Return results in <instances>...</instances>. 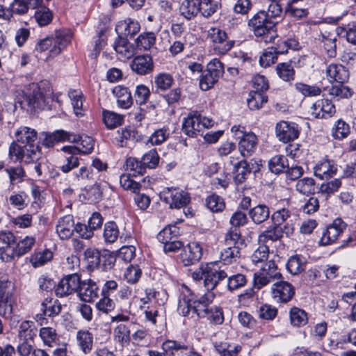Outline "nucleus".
<instances>
[{"label": "nucleus", "mask_w": 356, "mask_h": 356, "mask_svg": "<svg viewBox=\"0 0 356 356\" xmlns=\"http://www.w3.org/2000/svg\"><path fill=\"white\" fill-rule=\"evenodd\" d=\"M219 79L209 73L207 70L200 76L199 85L203 91H207L218 81Z\"/></svg>", "instance_id": "774afa93"}, {"label": "nucleus", "mask_w": 356, "mask_h": 356, "mask_svg": "<svg viewBox=\"0 0 356 356\" xmlns=\"http://www.w3.org/2000/svg\"><path fill=\"white\" fill-rule=\"evenodd\" d=\"M112 92L117 99L119 107L123 109H128L132 106L134 99L131 92L127 87L121 85L116 86L113 88Z\"/></svg>", "instance_id": "bb28decb"}, {"label": "nucleus", "mask_w": 356, "mask_h": 356, "mask_svg": "<svg viewBox=\"0 0 356 356\" xmlns=\"http://www.w3.org/2000/svg\"><path fill=\"white\" fill-rule=\"evenodd\" d=\"M291 212L289 209L283 208L275 211L271 216L273 225L278 228H283V224L290 223Z\"/></svg>", "instance_id": "bf43d9fd"}, {"label": "nucleus", "mask_w": 356, "mask_h": 356, "mask_svg": "<svg viewBox=\"0 0 356 356\" xmlns=\"http://www.w3.org/2000/svg\"><path fill=\"white\" fill-rule=\"evenodd\" d=\"M293 230L294 228L292 223L284 225L283 228H278L273 225L259 235V241L261 243L267 245L268 243H273L281 239L284 234L286 236L292 234Z\"/></svg>", "instance_id": "6e6552de"}, {"label": "nucleus", "mask_w": 356, "mask_h": 356, "mask_svg": "<svg viewBox=\"0 0 356 356\" xmlns=\"http://www.w3.org/2000/svg\"><path fill=\"white\" fill-rule=\"evenodd\" d=\"M113 46L116 53L123 58H129L134 55V48L125 38L119 35Z\"/></svg>", "instance_id": "473e14b6"}, {"label": "nucleus", "mask_w": 356, "mask_h": 356, "mask_svg": "<svg viewBox=\"0 0 356 356\" xmlns=\"http://www.w3.org/2000/svg\"><path fill=\"white\" fill-rule=\"evenodd\" d=\"M102 117L106 127L110 129L120 126L124 120V115L108 110L103 111Z\"/></svg>", "instance_id": "37998d69"}, {"label": "nucleus", "mask_w": 356, "mask_h": 356, "mask_svg": "<svg viewBox=\"0 0 356 356\" xmlns=\"http://www.w3.org/2000/svg\"><path fill=\"white\" fill-rule=\"evenodd\" d=\"M76 339L77 346L84 354H88L93 345V337L88 330H79L76 332Z\"/></svg>", "instance_id": "72a5a7b5"}, {"label": "nucleus", "mask_w": 356, "mask_h": 356, "mask_svg": "<svg viewBox=\"0 0 356 356\" xmlns=\"http://www.w3.org/2000/svg\"><path fill=\"white\" fill-rule=\"evenodd\" d=\"M287 159L283 155H276L268 162L270 170L275 174L283 172L288 168Z\"/></svg>", "instance_id": "3c124183"}, {"label": "nucleus", "mask_w": 356, "mask_h": 356, "mask_svg": "<svg viewBox=\"0 0 356 356\" xmlns=\"http://www.w3.org/2000/svg\"><path fill=\"white\" fill-rule=\"evenodd\" d=\"M75 225L72 216H65L58 220L56 226V232L61 240H67L73 235Z\"/></svg>", "instance_id": "393cba45"}, {"label": "nucleus", "mask_w": 356, "mask_h": 356, "mask_svg": "<svg viewBox=\"0 0 356 356\" xmlns=\"http://www.w3.org/2000/svg\"><path fill=\"white\" fill-rule=\"evenodd\" d=\"M35 243L34 237L26 236L18 242L15 241L13 246L0 248V258L3 261L10 262L31 251Z\"/></svg>", "instance_id": "20e7f679"}, {"label": "nucleus", "mask_w": 356, "mask_h": 356, "mask_svg": "<svg viewBox=\"0 0 356 356\" xmlns=\"http://www.w3.org/2000/svg\"><path fill=\"white\" fill-rule=\"evenodd\" d=\"M61 150L66 154L60 169L63 173H68L79 165V149L75 146L70 145L63 147Z\"/></svg>", "instance_id": "412c9836"}, {"label": "nucleus", "mask_w": 356, "mask_h": 356, "mask_svg": "<svg viewBox=\"0 0 356 356\" xmlns=\"http://www.w3.org/2000/svg\"><path fill=\"white\" fill-rule=\"evenodd\" d=\"M228 276V272L217 269L213 264L205 266L204 284L208 291L213 290L217 284Z\"/></svg>", "instance_id": "dca6fc26"}, {"label": "nucleus", "mask_w": 356, "mask_h": 356, "mask_svg": "<svg viewBox=\"0 0 356 356\" xmlns=\"http://www.w3.org/2000/svg\"><path fill=\"white\" fill-rule=\"evenodd\" d=\"M257 136L252 131L239 136L238 150L243 157L250 156L257 148Z\"/></svg>", "instance_id": "aec40b11"}, {"label": "nucleus", "mask_w": 356, "mask_h": 356, "mask_svg": "<svg viewBox=\"0 0 356 356\" xmlns=\"http://www.w3.org/2000/svg\"><path fill=\"white\" fill-rule=\"evenodd\" d=\"M92 170L90 168L81 166L77 170L73 172L70 181L76 184H83L88 180L92 179Z\"/></svg>", "instance_id": "49530a36"}, {"label": "nucleus", "mask_w": 356, "mask_h": 356, "mask_svg": "<svg viewBox=\"0 0 356 356\" xmlns=\"http://www.w3.org/2000/svg\"><path fill=\"white\" fill-rule=\"evenodd\" d=\"M296 191L300 194L309 195L316 191V182L312 177H304L299 179L296 185Z\"/></svg>", "instance_id": "a18cd8bd"}, {"label": "nucleus", "mask_w": 356, "mask_h": 356, "mask_svg": "<svg viewBox=\"0 0 356 356\" xmlns=\"http://www.w3.org/2000/svg\"><path fill=\"white\" fill-rule=\"evenodd\" d=\"M299 43L294 38H289L287 40H278L276 45L270 47L275 50V54H286L288 49H296L298 47Z\"/></svg>", "instance_id": "8fccbe9b"}, {"label": "nucleus", "mask_w": 356, "mask_h": 356, "mask_svg": "<svg viewBox=\"0 0 356 356\" xmlns=\"http://www.w3.org/2000/svg\"><path fill=\"white\" fill-rule=\"evenodd\" d=\"M309 112L314 118H327L335 113V106L329 99H319L312 104Z\"/></svg>", "instance_id": "6ab92c4d"}, {"label": "nucleus", "mask_w": 356, "mask_h": 356, "mask_svg": "<svg viewBox=\"0 0 356 356\" xmlns=\"http://www.w3.org/2000/svg\"><path fill=\"white\" fill-rule=\"evenodd\" d=\"M346 226L347 225L341 219H335L323 232L321 243L327 245L334 243L346 229Z\"/></svg>", "instance_id": "9b49d317"}, {"label": "nucleus", "mask_w": 356, "mask_h": 356, "mask_svg": "<svg viewBox=\"0 0 356 356\" xmlns=\"http://www.w3.org/2000/svg\"><path fill=\"white\" fill-rule=\"evenodd\" d=\"M276 24L277 22L268 18L266 11L259 10L248 20V26L256 37L262 38L265 42H271L275 39Z\"/></svg>", "instance_id": "f257e3e1"}, {"label": "nucleus", "mask_w": 356, "mask_h": 356, "mask_svg": "<svg viewBox=\"0 0 356 356\" xmlns=\"http://www.w3.org/2000/svg\"><path fill=\"white\" fill-rule=\"evenodd\" d=\"M188 348V346L181 341L168 339L162 343L163 350L169 356H184Z\"/></svg>", "instance_id": "cd10ccee"}, {"label": "nucleus", "mask_w": 356, "mask_h": 356, "mask_svg": "<svg viewBox=\"0 0 356 356\" xmlns=\"http://www.w3.org/2000/svg\"><path fill=\"white\" fill-rule=\"evenodd\" d=\"M272 297L277 302H287L294 296L295 291L291 284L286 281H277L271 286Z\"/></svg>", "instance_id": "f8f14e48"}, {"label": "nucleus", "mask_w": 356, "mask_h": 356, "mask_svg": "<svg viewBox=\"0 0 356 356\" xmlns=\"http://www.w3.org/2000/svg\"><path fill=\"white\" fill-rule=\"evenodd\" d=\"M199 14L209 18L221 7L220 0H198Z\"/></svg>", "instance_id": "f704fd0d"}, {"label": "nucleus", "mask_w": 356, "mask_h": 356, "mask_svg": "<svg viewBox=\"0 0 356 356\" xmlns=\"http://www.w3.org/2000/svg\"><path fill=\"white\" fill-rule=\"evenodd\" d=\"M43 136L42 143L47 147H51L58 142L77 143L79 139L77 135L64 130H57L51 134L44 133Z\"/></svg>", "instance_id": "2eb2a0df"}, {"label": "nucleus", "mask_w": 356, "mask_h": 356, "mask_svg": "<svg viewBox=\"0 0 356 356\" xmlns=\"http://www.w3.org/2000/svg\"><path fill=\"white\" fill-rule=\"evenodd\" d=\"M300 129L297 124L288 121H280L275 126V134L278 140L288 143L298 138Z\"/></svg>", "instance_id": "1a4fd4ad"}, {"label": "nucleus", "mask_w": 356, "mask_h": 356, "mask_svg": "<svg viewBox=\"0 0 356 356\" xmlns=\"http://www.w3.org/2000/svg\"><path fill=\"white\" fill-rule=\"evenodd\" d=\"M282 278V274L277 268V264L273 260H269L262 264L260 269L254 273V286L257 289L269 283Z\"/></svg>", "instance_id": "39448f33"}, {"label": "nucleus", "mask_w": 356, "mask_h": 356, "mask_svg": "<svg viewBox=\"0 0 356 356\" xmlns=\"http://www.w3.org/2000/svg\"><path fill=\"white\" fill-rule=\"evenodd\" d=\"M38 148L28 149L13 142L9 147L8 157L13 162L24 161L26 163L33 162L38 159Z\"/></svg>", "instance_id": "0eeeda50"}, {"label": "nucleus", "mask_w": 356, "mask_h": 356, "mask_svg": "<svg viewBox=\"0 0 356 356\" xmlns=\"http://www.w3.org/2000/svg\"><path fill=\"white\" fill-rule=\"evenodd\" d=\"M77 294L84 302H91L98 296V286L95 282L90 279L80 280Z\"/></svg>", "instance_id": "b1692460"}, {"label": "nucleus", "mask_w": 356, "mask_h": 356, "mask_svg": "<svg viewBox=\"0 0 356 356\" xmlns=\"http://www.w3.org/2000/svg\"><path fill=\"white\" fill-rule=\"evenodd\" d=\"M214 124L211 118L202 115L197 111H192L182 121L181 131L188 137L195 138L204 129H209Z\"/></svg>", "instance_id": "7ed1b4c3"}, {"label": "nucleus", "mask_w": 356, "mask_h": 356, "mask_svg": "<svg viewBox=\"0 0 356 356\" xmlns=\"http://www.w3.org/2000/svg\"><path fill=\"white\" fill-rule=\"evenodd\" d=\"M80 279V276L76 273L68 275L63 278L56 288V296L61 298L77 292Z\"/></svg>", "instance_id": "ddd939ff"}, {"label": "nucleus", "mask_w": 356, "mask_h": 356, "mask_svg": "<svg viewBox=\"0 0 356 356\" xmlns=\"http://www.w3.org/2000/svg\"><path fill=\"white\" fill-rule=\"evenodd\" d=\"M193 300L194 293L188 286L184 285L179 297L178 313L183 316H187L191 312H193Z\"/></svg>", "instance_id": "5701e85b"}, {"label": "nucleus", "mask_w": 356, "mask_h": 356, "mask_svg": "<svg viewBox=\"0 0 356 356\" xmlns=\"http://www.w3.org/2000/svg\"><path fill=\"white\" fill-rule=\"evenodd\" d=\"M269 248L268 245H260L251 256V261L255 265L264 264L268 261Z\"/></svg>", "instance_id": "69168bd1"}, {"label": "nucleus", "mask_w": 356, "mask_h": 356, "mask_svg": "<svg viewBox=\"0 0 356 356\" xmlns=\"http://www.w3.org/2000/svg\"><path fill=\"white\" fill-rule=\"evenodd\" d=\"M249 216L255 224H261L268 219L270 209L266 204H260L249 211Z\"/></svg>", "instance_id": "e433bc0d"}, {"label": "nucleus", "mask_w": 356, "mask_h": 356, "mask_svg": "<svg viewBox=\"0 0 356 356\" xmlns=\"http://www.w3.org/2000/svg\"><path fill=\"white\" fill-rule=\"evenodd\" d=\"M156 35L153 32L140 33L136 40L138 49L140 51L149 50L156 43Z\"/></svg>", "instance_id": "a19ab883"}, {"label": "nucleus", "mask_w": 356, "mask_h": 356, "mask_svg": "<svg viewBox=\"0 0 356 356\" xmlns=\"http://www.w3.org/2000/svg\"><path fill=\"white\" fill-rule=\"evenodd\" d=\"M327 76L330 81L343 83L349 79L348 70L342 65L330 64L326 70Z\"/></svg>", "instance_id": "c85d7f7f"}, {"label": "nucleus", "mask_w": 356, "mask_h": 356, "mask_svg": "<svg viewBox=\"0 0 356 356\" xmlns=\"http://www.w3.org/2000/svg\"><path fill=\"white\" fill-rule=\"evenodd\" d=\"M37 334L38 327L34 321L25 320L20 323L17 334L19 340L34 342Z\"/></svg>", "instance_id": "c756f323"}, {"label": "nucleus", "mask_w": 356, "mask_h": 356, "mask_svg": "<svg viewBox=\"0 0 356 356\" xmlns=\"http://www.w3.org/2000/svg\"><path fill=\"white\" fill-rule=\"evenodd\" d=\"M118 226L113 221L107 222L104 227L103 238L106 243H113L119 238Z\"/></svg>", "instance_id": "c03bdc74"}, {"label": "nucleus", "mask_w": 356, "mask_h": 356, "mask_svg": "<svg viewBox=\"0 0 356 356\" xmlns=\"http://www.w3.org/2000/svg\"><path fill=\"white\" fill-rule=\"evenodd\" d=\"M41 310L45 316H53L60 312L61 306L57 300L52 302V298H46L41 305Z\"/></svg>", "instance_id": "0e129e2a"}, {"label": "nucleus", "mask_w": 356, "mask_h": 356, "mask_svg": "<svg viewBox=\"0 0 356 356\" xmlns=\"http://www.w3.org/2000/svg\"><path fill=\"white\" fill-rule=\"evenodd\" d=\"M53 258V252L46 249L42 252H35L31 255L30 261L35 268L42 266Z\"/></svg>", "instance_id": "6e6d98bb"}, {"label": "nucleus", "mask_w": 356, "mask_h": 356, "mask_svg": "<svg viewBox=\"0 0 356 356\" xmlns=\"http://www.w3.org/2000/svg\"><path fill=\"white\" fill-rule=\"evenodd\" d=\"M140 24L137 21L128 18L117 25L116 31L131 38L140 31Z\"/></svg>", "instance_id": "c9c22d12"}, {"label": "nucleus", "mask_w": 356, "mask_h": 356, "mask_svg": "<svg viewBox=\"0 0 356 356\" xmlns=\"http://www.w3.org/2000/svg\"><path fill=\"white\" fill-rule=\"evenodd\" d=\"M173 81V77L169 73H159L154 77V84L156 89L162 91L169 89L172 86Z\"/></svg>", "instance_id": "052dcab7"}, {"label": "nucleus", "mask_w": 356, "mask_h": 356, "mask_svg": "<svg viewBox=\"0 0 356 356\" xmlns=\"http://www.w3.org/2000/svg\"><path fill=\"white\" fill-rule=\"evenodd\" d=\"M72 35V32L70 30L62 29L57 31L54 37H47L39 40L35 49L39 52L49 50L48 57L54 58L58 56L70 42Z\"/></svg>", "instance_id": "f03ea898"}, {"label": "nucleus", "mask_w": 356, "mask_h": 356, "mask_svg": "<svg viewBox=\"0 0 356 356\" xmlns=\"http://www.w3.org/2000/svg\"><path fill=\"white\" fill-rule=\"evenodd\" d=\"M305 258L298 255L291 257L286 264V268L292 275H298L305 270Z\"/></svg>", "instance_id": "864d4df0"}, {"label": "nucleus", "mask_w": 356, "mask_h": 356, "mask_svg": "<svg viewBox=\"0 0 356 356\" xmlns=\"http://www.w3.org/2000/svg\"><path fill=\"white\" fill-rule=\"evenodd\" d=\"M161 198L171 209L185 207L191 201L190 195L187 192L175 187L164 188L161 192Z\"/></svg>", "instance_id": "423d86ee"}, {"label": "nucleus", "mask_w": 356, "mask_h": 356, "mask_svg": "<svg viewBox=\"0 0 356 356\" xmlns=\"http://www.w3.org/2000/svg\"><path fill=\"white\" fill-rule=\"evenodd\" d=\"M150 91L144 84L138 85L134 92V99L136 104L141 106L145 104L149 99Z\"/></svg>", "instance_id": "338daca9"}, {"label": "nucleus", "mask_w": 356, "mask_h": 356, "mask_svg": "<svg viewBox=\"0 0 356 356\" xmlns=\"http://www.w3.org/2000/svg\"><path fill=\"white\" fill-rule=\"evenodd\" d=\"M202 256V247L197 242L189 243L184 247L180 258L186 266H191L200 261Z\"/></svg>", "instance_id": "4468645a"}, {"label": "nucleus", "mask_w": 356, "mask_h": 356, "mask_svg": "<svg viewBox=\"0 0 356 356\" xmlns=\"http://www.w3.org/2000/svg\"><path fill=\"white\" fill-rule=\"evenodd\" d=\"M5 170L8 175L10 183L12 185L24 181L26 177L24 168L20 165L6 168Z\"/></svg>", "instance_id": "4d7b16f0"}, {"label": "nucleus", "mask_w": 356, "mask_h": 356, "mask_svg": "<svg viewBox=\"0 0 356 356\" xmlns=\"http://www.w3.org/2000/svg\"><path fill=\"white\" fill-rule=\"evenodd\" d=\"M240 257L241 252L238 246L227 245L220 252V259L225 265H228L236 262Z\"/></svg>", "instance_id": "ea45409f"}, {"label": "nucleus", "mask_w": 356, "mask_h": 356, "mask_svg": "<svg viewBox=\"0 0 356 356\" xmlns=\"http://www.w3.org/2000/svg\"><path fill=\"white\" fill-rule=\"evenodd\" d=\"M322 38L323 47L327 52V56L334 58L337 55V36L334 34L329 33L327 35L323 34Z\"/></svg>", "instance_id": "e2e57ef3"}, {"label": "nucleus", "mask_w": 356, "mask_h": 356, "mask_svg": "<svg viewBox=\"0 0 356 356\" xmlns=\"http://www.w3.org/2000/svg\"><path fill=\"white\" fill-rule=\"evenodd\" d=\"M230 163L234 165V181L236 185H240L245 182L248 175L250 174L248 166V162L242 160L234 163V158L230 157Z\"/></svg>", "instance_id": "7c9ffc66"}, {"label": "nucleus", "mask_w": 356, "mask_h": 356, "mask_svg": "<svg viewBox=\"0 0 356 356\" xmlns=\"http://www.w3.org/2000/svg\"><path fill=\"white\" fill-rule=\"evenodd\" d=\"M276 72L279 77L284 81H290L294 79L295 71L291 63H278L276 66Z\"/></svg>", "instance_id": "13d9d810"}, {"label": "nucleus", "mask_w": 356, "mask_h": 356, "mask_svg": "<svg viewBox=\"0 0 356 356\" xmlns=\"http://www.w3.org/2000/svg\"><path fill=\"white\" fill-rule=\"evenodd\" d=\"M19 104L22 108L26 106L30 109H44L49 104V99L44 96L40 89L33 86L32 92L29 95H26L23 97V100H19Z\"/></svg>", "instance_id": "9d476101"}, {"label": "nucleus", "mask_w": 356, "mask_h": 356, "mask_svg": "<svg viewBox=\"0 0 356 356\" xmlns=\"http://www.w3.org/2000/svg\"><path fill=\"white\" fill-rule=\"evenodd\" d=\"M154 67L152 57L149 54L137 56L130 63L132 71L138 75H146L152 72Z\"/></svg>", "instance_id": "a211bd4d"}, {"label": "nucleus", "mask_w": 356, "mask_h": 356, "mask_svg": "<svg viewBox=\"0 0 356 356\" xmlns=\"http://www.w3.org/2000/svg\"><path fill=\"white\" fill-rule=\"evenodd\" d=\"M135 138L134 131L128 128L120 129L117 131L114 138V143L120 147H126L128 140Z\"/></svg>", "instance_id": "603ef678"}, {"label": "nucleus", "mask_w": 356, "mask_h": 356, "mask_svg": "<svg viewBox=\"0 0 356 356\" xmlns=\"http://www.w3.org/2000/svg\"><path fill=\"white\" fill-rule=\"evenodd\" d=\"M289 318L290 323L293 327H303L308 323L307 313L297 307H293L290 309Z\"/></svg>", "instance_id": "4c0bfd02"}, {"label": "nucleus", "mask_w": 356, "mask_h": 356, "mask_svg": "<svg viewBox=\"0 0 356 356\" xmlns=\"http://www.w3.org/2000/svg\"><path fill=\"white\" fill-rule=\"evenodd\" d=\"M350 128L348 123L341 119L337 120L332 129V136L334 139L342 140L348 136Z\"/></svg>", "instance_id": "de8ad7c7"}, {"label": "nucleus", "mask_w": 356, "mask_h": 356, "mask_svg": "<svg viewBox=\"0 0 356 356\" xmlns=\"http://www.w3.org/2000/svg\"><path fill=\"white\" fill-rule=\"evenodd\" d=\"M16 139L18 142L26 144L25 147L28 149L38 148V146L34 145V142L37 139V132L35 129L27 127H22L15 132Z\"/></svg>", "instance_id": "a878e982"}, {"label": "nucleus", "mask_w": 356, "mask_h": 356, "mask_svg": "<svg viewBox=\"0 0 356 356\" xmlns=\"http://www.w3.org/2000/svg\"><path fill=\"white\" fill-rule=\"evenodd\" d=\"M10 204L19 210H22L27 207L29 196L24 191L12 193L8 199Z\"/></svg>", "instance_id": "09e8293b"}, {"label": "nucleus", "mask_w": 356, "mask_h": 356, "mask_svg": "<svg viewBox=\"0 0 356 356\" xmlns=\"http://www.w3.org/2000/svg\"><path fill=\"white\" fill-rule=\"evenodd\" d=\"M268 101V97L259 91H251L247 99L248 106L250 110H259Z\"/></svg>", "instance_id": "79ce46f5"}, {"label": "nucleus", "mask_w": 356, "mask_h": 356, "mask_svg": "<svg viewBox=\"0 0 356 356\" xmlns=\"http://www.w3.org/2000/svg\"><path fill=\"white\" fill-rule=\"evenodd\" d=\"M39 336L44 346L52 347L58 340V334L54 328L43 327L40 329Z\"/></svg>", "instance_id": "5fc2aeb1"}, {"label": "nucleus", "mask_w": 356, "mask_h": 356, "mask_svg": "<svg viewBox=\"0 0 356 356\" xmlns=\"http://www.w3.org/2000/svg\"><path fill=\"white\" fill-rule=\"evenodd\" d=\"M313 170L320 179H328L337 174V165L333 160L323 159L314 166Z\"/></svg>", "instance_id": "4be33fe9"}, {"label": "nucleus", "mask_w": 356, "mask_h": 356, "mask_svg": "<svg viewBox=\"0 0 356 356\" xmlns=\"http://www.w3.org/2000/svg\"><path fill=\"white\" fill-rule=\"evenodd\" d=\"M206 205L213 213L220 212L225 207L224 199L216 194L211 195L207 197Z\"/></svg>", "instance_id": "680f3d73"}, {"label": "nucleus", "mask_w": 356, "mask_h": 356, "mask_svg": "<svg viewBox=\"0 0 356 356\" xmlns=\"http://www.w3.org/2000/svg\"><path fill=\"white\" fill-rule=\"evenodd\" d=\"M179 10L180 15L187 20L195 19L199 14L198 0H182Z\"/></svg>", "instance_id": "2f4dec72"}, {"label": "nucleus", "mask_w": 356, "mask_h": 356, "mask_svg": "<svg viewBox=\"0 0 356 356\" xmlns=\"http://www.w3.org/2000/svg\"><path fill=\"white\" fill-rule=\"evenodd\" d=\"M207 38L214 44H222L220 53L229 51L234 44V40H227L226 32L218 27H211L207 31Z\"/></svg>", "instance_id": "f3484780"}, {"label": "nucleus", "mask_w": 356, "mask_h": 356, "mask_svg": "<svg viewBox=\"0 0 356 356\" xmlns=\"http://www.w3.org/2000/svg\"><path fill=\"white\" fill-rule=\"evenodd\" d=\"M293 87L295 90L304 97H317L321 93V88L316 84L309 85L303 82H296Z\"/></svg>", "instance_id": "58836bf2"}]
</instances>
